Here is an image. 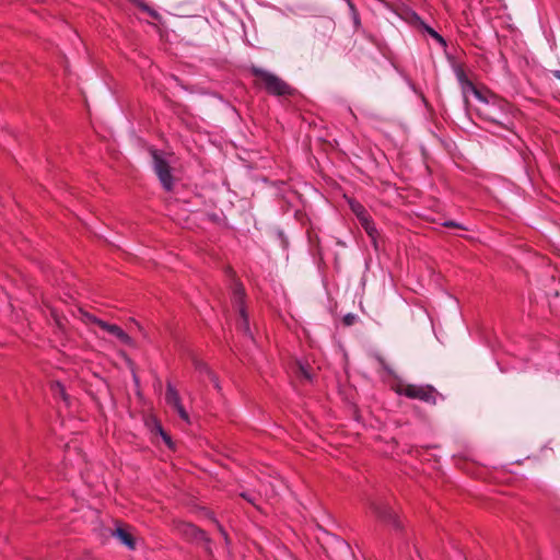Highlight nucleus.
Here are the masks:
<instances>
[{
	"mask_svg": "<svg viewBox=\"0 0 560 560\" xmlns=\"http://www.w3.org/2000/svg\"><path fill=\"white\" fill-rule=\"evenodd\" d=\"M115 536L124 544L126 545L129 549H133L135 548V541L131 537V535L129 533H127L125 529L122 528H117L115 530Z\"/></svg>",
	"mask_w": 560,
	"mask_h": 560,
	"instance_id": "10",
	"label": "nucleus"
},
{
	"mask_svg": "<svg viewBox=\"0 0 560 560\" xmlns=\"http://www.w3.org/2000/svg\"><path fill=\"white\" fill-rule=\"evenodd\" d=\"M421 28L427 32L431 37L434 35L435 31L427 25L425 23L421 26Z\"/></svg>",
	"mask_w": 560,
	"mask_h": 560,
	"instance_id": "20",
	"label": "nucleus"
},
{
	"mask_svg": "<svg viewBox=\"0 0 560 560\" xmlns=\"http://www.w3.org/2000/svg\"><path fill=\"white\" fill-rule=\"evenodd\" d=\"M432 38H434L441 46H446L445 39L439 33L435 32Z\"/></svg>",
	"mask_w": 560,
	"mask_h": 560,
	"instance_id": "18",
	"label": "nucleus"
},
{
	"mask_svg": "<svg viewBox=\"0 0 560 560\" xmlns=\"http://www.w3.org/2000/svg\"><path fill=\"white\" fill-rule=\"evenodd\" d=\"M220 530H221V534L223 535L224 539H228L226 538V533L222 528H220Z\"/></svg>",
	"mask_w": 560,
	"mask_h": 560,
	"instance_id": "25",
	"label": "nucleus"
},
{
	"mask_svg": "<svg viewBox=\"0 0 560 560\" xmlns=\"http://www.w3.org/2000/svg\"><path fill=\"white\" fill-rule=\"evenodd\" d=\"M245 500H247L249 503L255 504V498L248 493H242L241 494Z\"/></svg>",
	"mask_w": 560,
	"mask_h": 560,
	"instance_id": "23",
	"label": "nucleus"
},
{
	"mask_svg": "<svg viewBox=\"0 0 560 560\" xmlns=\"http://www.w3.org/2000/svg\"><path fill=\"white\" fill-rule=\"evenodd\" d=\"M408 21H409V23H411L418 27H421L424 24V22L421 20V18L416 12L409 13Z\"/></svg>",
	"mask_w": 560,
	"mask_h": 560,
	"instance_id": "16",
	"label": "nucleus"
},
{
	"mask_svg": "<svg viewBox=\"0 0 560 560\" xmlns=\"http://www.w3.org/2000/svg\"><path fill=\"white\" fill-rule=\"evenodd\" d=\"M253 73L259 78L268 93L273 95L291 93V88L276 74L259 68H253Z\"/></svg>",
	"mask_w": 560,
	"mask_h": 560,
	"instance_id": "2",
	"label": "nucleus"
},
{
	"mask_svg": "<svg viewBox=\"0 0 560 560\" xmlns=\"http://www.w3.org/2000/svg\"><path fill=\"white\" fill-rule=\"evenodd\" d=\"M345 1L348 3V5H349V8H350V10H351V12H352V14L354 16V20L357 21V11L354 9L353 3L351 2V0H345Z\"/></svg>",
	"mask_w": 560,
	"mask_h": 560,
	"instance_id": "22",
	"label": "nucleus"
},
{
	"mask_svg": "<svg viewBox=\"0 0 560 560\" xmlns=\"http://www.w3.org/2000/svg\"><path fill=\"white\" fill-rule=\"evenodd\" d=\"M360 223H361L362 228L365 230V232L368 233V235L373 241H375L377 231H376V228H375L374 223L372 222L371 218L369 217V218L364 219L363 221H361Z\"/></svg>",
	"mask_w": 560,
	"mask_h": 560,
	"instance_id": "11",
	"label": "nucleus"
},
{
	"mask_svg": "<svg viewBox=\"0 0 560 560\" xmlns=\"http://www.w3.org/2000/svg\"><path fill=\"white\" fill-rule=\"evenodd\" d=\"M98 327L102 330L109 334L110 336L118 339L122 345L133 346L132 338L127 332H125L119 326L106 322H98Z\"/></svg>",
	"mask_w": 560,
	"mask_h": 560,
	"instance_id": "7",
	"label": "nucleus"
},
{
	"mask_svg": "<svg viewBox=\"0 0 560 560\" xmlns=\"http://www.w3.org/2000/svg\"><path fill=\"white\" fill-rule=\"evenodd\" d=\"M350 207L360 222L370 217L368 214L366 210L364 209V207L362 205H360L359 202H351Z\"/></svg>",
	"mask_w": 560,
	"mask_h": 560,
	"instance_id": "12",
	"label": "nucleus"
},
{
	"mask_svg": "<svg viewBox=\"0 0 560 560\" xmlns=\"http://www.w3.org/2000/svg\"><path fill=\"white\" fill-rule=\"evenodd\" d=\"M179 530L183 535L187 536L188 538L196 540H207L205 532L200 530L192 524H182Z\"/></svg>",
	"mask_w": 560,
	"mask_h": 560,
	"instance_id": "8",
	"label": "nucleus"
},
{
	"mask_svg": "<svg viewBox=\"0 0 560 560\" xmlns=\"http://www.w3.org/2000/svg\"><path fill=\"white\" fill-rule=\"evenodd\" d=\"M165 400L168 406L174 408L182 420L189 423V415L185 410L184 406L182 405L180 397L176 388L172 384H167L166 393H165Z\"/></svg>",
	"mask_w": 560,
	"mask_h": 560,
	"instance_id": "5",
	"label": "nucleus"
},
{
	"mask_svg": "<svg viewBox=\"0 0 560 560\" xmlns=\"http://www.w3.org/2000/svg\"><path fill=\"white\" fill-rule=\"evenodd\" d=\"M371 510L381 518L383 520H392L393 512L389 508L385 505H381L376 502H371L370 504Z\"/></svg>",
	"mask_w": 560,
	"mask_h": 560,
	"instance_id": "9",
	"label": "nucleus"
},
{
	"mask_svg": "<svg viewBox=\"0 0 560 560\" xmlns=\"http://www.w3.org/2000/svg\"><path fill=\"white\" fill-rule=\"evenodd\" d=\"M194 365L198 372L209 374L212 377V380L215 382V377L212 375L209 366L205 362H202L201 360L195 359Z\"/></svg>",
	"mask_w": 560,
	"mask_h": 560,
	"instance_id": "13",
	"label": "nucleus"
},
{
	"mask_svg": "<svg viewBox=\"0 0 560 560\" xmlns=\"http://www.w3.org/2000/svg\"><path fill=\"white\" fill-rule=\"evenodd\" d=\"M139 7H141L142 9L147 10L152 16H155V12L151 11L147 5H144L142 3L141 0H133Z\"/></svg>",
	"mask_w": 560,
	"mask_h": 560,
	"instance_id": "19",
	"label": "nucleus"
},
{
	"mask_svg": "<svg viewBox=\"0 0 560 560\" xmlns=\"http://www.w3.org/2000/svg\"><path fill=\"white\" fill-rule=\"evenodd\" d=\"M555 75L560 79V71H556Z\"/></svg>",
	"mask_w": 560,
	"mask_h": 560,
	"instance_id": "26",
	"label": "nucleus"
},
{
	"mask_svg": "<svg viewBox=\"0 0 560 560\" xmlns=\"http://www.w3.org/2000/svg\"><path fill=\"white\" fill-rule=\"evenodd\" d=\"M82 320L85 324H95L97 326H98V322H103L102 319H100V318L95 317L94 315L86 313V312L82 313Z\"/></svg>",
	"mask_w": 560,
	"mask_h": 560,
	"instance_id": "15",
	"label": "nucleus"
},
{
	"mask_svg": "<svg viewBox=\"0 0 560 560\" xmlns=\"http://www.w3.org/2000/svg\"><path fill=\"white\" fill-rule=\"evenodd\" d=\"M399 395H405L412 399H420L425 402H434V389L431 386H420L411 384H401L397 387Z\"/></svg>",
	"mask_w": 560,
	"mask_h": 560,
	"instance_id": "4",
	"label": "nucleus"
},
{
	"mask_svg": "<svg viewBox=\"0 0 560 560\" xmlns=\"http://www.w3.org/2000/svg\"><path fill=\"white\" fill-rule=\"evenodd\" d=\"M243 296L244 291L241 287H236L234 290V303L237 307L238 314H240V322H238V328L243 330L246 334H249V323L247 315L245 313V308L243 306Z\"/></svg>",
	"mask_w": 560,
	"mask_h": 560,
	"instance_id": "6",
	"label": "nucleus"
},
{
	"mask_svg": "<svg viewBox=\"0 0 560 560\" xmlns=\"http://www.w3.org/2000/svg\"><path fill=\"white\" fill-rule=\"evenodd\" d=\"M445 226H448V228H453V226H459L457 223H455L454 221H446L444 223Z\"/></svg>",
	"mask_w": 560,
	"mask_h": 560,
	"instance_id": "24",
	"label": "nucleus"
},
{
	"mask_svg": "<svg viewBox=\"0 0 560 560\" xmlns=\"http://www.w3.org/2000/svg\"><path fill=\"white\" fill-rule=\"evenodd\" d=\"M469 86L475 97L480 102V106L478 107L479 115L489 121L502 125L503 118L509 110V104L494 95L485 96L470 83Z\"/></svg>",
	"mask_w": 560,
	"mask_h": 560,
	"instance_id": "1",
	"label": "nucleus"
},
{
	"mask_svg": "<svg viewBox=\"0 0 560 560\" xmlns=\"http://www.w3.org/2000/svg\"><path fill=\"white\" fill-rule=\"evenodd\" d=\"M298 369H299V375L303 378H306V380H311L312 376H311V372L308 370V368L306 365H304L303 363H299L298 364Z\"/></svg>",
	"mask_w": 560,
	"mask_h": 560,
	"instance_id": "17",
	"label": "nucleus"
},
{
	"mask_svg": "<svg viewBox=\"0 0 560 560\" xmlns=\"http://www.w3.org/2000/svg\"><path fill=\"white\" fill-rule=\"evenodd\" d=\"M346 322L347 324H350L351 323V318H349V316L346 317Z\"/></svg>",
	"mask_w": 560,
	"mask_h": 560,
	"instance_id": "27",
	"label": "nucleus"
},
{
	"mask_svg": "<svg viewBox=\"0 0 560 560\" xmlns=\"http://www.w3.org/2000/svg\"><path fill=\"white\" fill-rule=\"evenodd\" d=\"M152 159H153V167L154 171L164 187L165 190H171L173 188V177L171 174L168 162L165 160L162 153L156 150H151Z\"/></svg>",
	"mask_w": 560,
	"mask_h": 560,
	"instance_id": "3",
	"label": "nucleus"
},
{
	"mask_svg": "<svg viewBox=\"0 0 560 560\" xmlns=\"http://www.w3.org/2000/svg\"><path fill=\"white\" fill-rule=\"evenodd\" d=\"M51 390L56 397H62L66 400L65 387L60 382L51 384Z\"/></svg>",
	"mask_w": 560,
	"mask_h": 560,
	"instance_id": "14",
	"label": "nucleus"
},
{
	"mask_svg": "<svg viewBox=\"0 0 560 560\" xmlns=\"http://www.w3.org/2000/svg\"><path fill=\"white\" fill-rule=\"evenodd\" d=\"M159 430H160V433H161V435H162L163 440L165 441V443H166L168 446H171V439H170V436H168V435H167V434L162 430V428H161V427L159 428Z\"/></svg>",
	"mask_w": 560,
	"mask_h": 560,
	"instance_id": "21",
	"label": "nucleus"
}]
</instances>
